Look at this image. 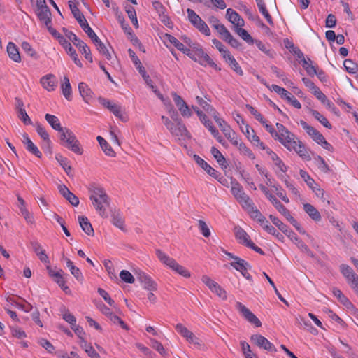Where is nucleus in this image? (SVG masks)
Listing matches in <instances>:
<instances>
[{
  "instance_id": "obj_1",
  "label": "nucleus",
  "mask_w": 358,
  "mask_h": 358,
  "mask_svg": "<svg viewBox=\"0 0 358 358\" xmlns=\"http://www.w3.org/2000/svg\"><path fill=\"white\" fill-rule=\"evenodd\" d=\"M69 6L73 15L76 19V20L78 21L83 31L93 41V43H94L97 48V50L101 55H103L107 59L110 60L112 57L108 50L107 49L104 43H103L102 41L99 39V38L97 36L95 32L92 30V29L90 27L85 16L80 11L77 6L71 1H69Z\"/></svg>"
},
{
  "instance_id": "obj_2",
  "label": "nucleus",
  "mask_w": 358,
  "mask_h": 358,
  "mask_svg": "<svg viewBox=\"0 0 358 358\" xmlns=\"http://www.w3.org/2000/svg\"><path fill=\"white\" fill-rule=\"evenodd\" d=\"M90 199L99 215L103 218L108 217L106 207L110 205V198L103 188L92 186L89 188Z\"/></svg>"
},
{
  "instance_id": "obj_3",
  "label": "nucleus",
  "mask_w": 358,
  "mask_h": 358,
  "mask_svg": "<svg viewBox=\"0 0 358 358\" xmlns=\"http://www.w3.org/2000/svg\"><path fill=\"white\" fill-rule=\"evenodd\" d=\"M278 140L287 150H294L301 158L310 160L311 157L306 150L305 145L301 141L298 140L296 136L292 132L289 131L288 134L284 136L277 137Z\"/></svg>"
},
{
  "instance_id": "obj_4",
  "label": "nucleus",
  "mask_w": 358,
  "mask_h": 358,
  "mask_svg": "<svg viewBox=\"0 0 358 358\" xmlns=\"http://www.w3.org/2000/svg\"><path fill=\"white\" fill-rule=\"evenodd\" d=\"M259 187L278 212L283 215L300 234H305L306 231L301 227L296 220L290 215L289 211L276 199V197L270 194L268 189L264 185L261 184Z\"/></svg>"
},
{
  "instance_id": "obj_5",
  "label": "nucleus",
  "mask_w": 358,
  "mask_h": 358,
  "mask_svg": "<svg viewBox=\"0 0 358 358\" xmlns=\"http://www.w3.org/2000/svg\"><path fill=\"white\" fill-rule=\"evenodd\" d=\"M156 255L160 262L184 278H189L191 276L190 272L184 266L180 265L173 258L170 257L161 250H156Z\"/></svg>"
},
{
  "instance_id": "obj_6",
  "label": "nucleus",
  "mask_w": 358,
  "mask_h": 358,
  "mask_svg": "<svg viewBox=\"0 0 358 358\" xmlns=\"http://www.w3.org/2000/svg\"><path fill=\"white\" fill-rule=\"evenodd\" d=\"M192 108L199 116L200 121L208 129L213 137L220 143H222L224 139L220 134L218 130L213 126L212 122L208 119L207 116L197 106H192Z\"/></svg>"
},
{
  "instance_id": "obj_7",
  "label": "nucleus",
  "mask_w": 358,
  "mask_h": 358,
  "mask_svg": "<svg viewBox=\"0 0 358 358\" xmlns=\"http://www.w3.org/2000/svg\"><path fill=\"white\" fill-rule=\"evenodd\" d=\"M66 37L74 44V45L78 48L82 54L85 55L86 59L90 62H93L90 49L85 42L78 38L73 32H68L66 34Z\"/></svg>"
},
{
  "instance_id": "obj_8",
  "label": "nucleus",
  "mask_w": 358,
  "mask_h": 358,
  "mask_svg": "<svg viewBox=\"0 0 358 358\" xmlns=\"http://www.w3.org/2000/svg\"><path fill=\"white\" fill-rule=\"evenodd\" d=\"M231 193L239 202V203L244 208L247 205L250 203L252 201L250 197L244 192L243 187L238 182H231Z\"/></svg>"
},
{
  "instance_id": "obj_9",
  "label": "nucleus",
  "mask_w": 358,
  "mask_h": 358,
  "mask_svg": "<svg viewBox=\"0 0 358 358\" xmlns=\"http://www.w3.org/2000/svg\"><path fill=\"white\" fill-rule=\"evenodd\" d=\"M201 281L203 284H205L209 289L216 294L220 298L223 300H226L227 298L226 291L216 282L213 280L209 276L207 275H203L201 277Z\"/></svg>"
},
{
  "instance_id": "obj_10",
  "label": "nucleus",
  "mask_w": 358,
  "mask_h": 358,
  "mask_svg": "<svg viewBox=\"0 0 358 358\" xmlns=\"http://www.w3.org/2000/svg\"><path fill=\"white\" fill-rule=\"evenodd\" d=\"M251 342L261 349H264L271 352H275L276 348L267 338L261 334H252L250 336Z\"/></svg>"
},
{
  "instance_id": "obj_11",
  "label": "nucleus",
  "mask_w": 358,
  "mask_h": 358,
  "mask_svg": "<svg viewBox=\"0 0 358 358\" xmlns=\"http://www.w3.org/2000/svg\"><path fill=\"white\" fill-rule=\"evenodd\" d=\"M236 308L248 322L254 324L257 327H259L262 326L261 321L256 317V315H255L247 307H245L241 302H236Z\"/></svg>"
},
{
  "instance_id": "obj_12",
  "label": "nucleus",
  "mask_w": 358,
  "mask_h": 358,
  "mask_svg": "<svg viewBox=\"0 0 358 358\" xmlns=\"http://www.w3.org/2000/svg\"><path fill=\"white\" fill-rule=\"evenodd\" d=\"M230 266L239 271L247 280L253 282L251 275L248 272V270L251 269V266L245 260L239 258L236 262H231Z\"/></svg>"
},
{
  "instance_id": "obj_13",
  "label": "nucleus",
  "mask_w": 358,
  "mask_h": 358,
  "mask_svg": "<svg viewBox=\"0 0 358 358\" xmlns=\"http://www.w3.org/2000/svg\"><path fill=\"white\" fill-rule=\"evenodd\" d=\"M134 274L136 275L138 280H139L140 282L143 285V287L145 289L150 290L151 292L157 290V285L151 278L150 276L141 270L135 271Z\"/></svg>"
},
{
  "instance_id": "obj_14",
  "label": "nucleus",
  "mask_w": 358,
  "mask_h": 358,
  "mask_svg": "<svg viewBox=\"0 0 358 358\" xmlns=\"http://www.w3.org/2000/svg\"><path fill=\"white\" fill-rule=\"evenodd\" d=\"M271 90L280 94L282 98L287 100L294 108L299 109L301 108L300 102L290 92L285 88L277 85H272Z\"/></svg>"
},
{
  "instance_id": "obj_15",
  "label": "nucleus",
  "mask_w": 358,
  "mask_h": 358,
  "mask_svg": "<svg viewBox=\"0 0 358 358\" xmlns=\"http://www.w3.org/2000/svg\"><path fill=\"white\" fill-rule=\"evenodd\" d=\"M171 96L181 115L183 117H191L192 113L183 99L175 92H171Z\"/></svg>"
},
{
  "instance_id": "obj_16",
  "label": "nucleus",
  "mask_w": 358,
  "mask_h": 358,
  "mask_svg": "<svg viewBox=\"0 0 358 358\" xmlns=\"http://www.w3.org/2000/svg\"><path fill=\"white\" fill-rule=\"evenodd\" d=\"M167 129L173 136L178 137V138H190L189 134L182 122H173Z\"/></svg>"
},
{
  "instance_id": "obj_17",
  "label": "nucleus",
  "mask_w": 358,
  "mask_h": 358,
  "mask_svg": "<svg viewBox=\"0 0 358 358\" xmlns=\"http://www.w3.org/2000/svg\"><path fill=\"white\" fill-rule=\"evenodd\" d=\"M176 329L181 336L185 337L188 342L194 345H201L199 339L194 334L193 332L190 331L182 324H177L176 325Z\"/></svg>"
},
{
  "instance_id": "obj_18",
  "label": "nucleus",
  "mask_w": 358,
  "mask_h": 358,
  "mask_svg": "<svg viewBox=\"0 0 358 358\" xmlns=\"http://www.w3.org/2000/svg\"><path fill=\"white\" fill-rule=\"evenodd\" d=\"M244 209L250 215V217L256 220L259 224L267 223V220L261 212L255 206L253 201L246 206Z\"/></svg>"
},
{
  "instance_id": "obj_19",
  "label": "nucleus",
  "mask_w": 358,
  "mask_h": 358,
  "mask_svg": "<svg viewBox=\"0 0 358 358\" xmlns=\"http://www.w3.org/2000/svg\"><path fill=\"white\" fill-rule=\"evenodd\" d=\"M62 145L77 155H81L83 153V149L75 134L70 136Z\"/></svg>"
},
{
  "instance_id": "obj_20",
  "label": "nucleus",
  "mask_w": 358,
  "mask_h": 358,
  "mask_svg": "<svg viewBox=\"0 0 358 358\" xmlns=\"http://www.w3.org/2000/svg\"><path fill=\"white\" fill-rule=\"evenodd\" d=\"M193 158L194 161L203 169L206 171L208 174H209L213 178L217 179L220 173L215 170L214 168L211 167L206 161H204L202 158H201L197 155H194Z\"/></svg>"
},
{
  "instance_id": "obj_21",
  "label": "nucleus",
  "mask_w": 358,
  "mask_h": 358,
  "mask_svg": "<svg viewBox=\"0 0 358 358\" xmlns=\"http://www.w3.org/2000/svg\"><path fill=\"white\" fill-rule=\"evenodd\" d=\"M128 53L133 63L136 66V69L138 70V72L143 77L145 82H148L150 80V76L147 74L145 68L142 66L141 62L138 57L136 55V53L131 50H128Z\"/></svg>"
},
{
  "instance_id": "obj_22",
  "label": "nucleus",
  "mask_w": 358,
  "mask_h": 358,
  "mask_svg": "<svg viewBox=\"0 0 358 358\" xmlns=\"http://www.w3.org/2000/svg\"><path fill=\"white\" fill-rule=\"evenodd\" d=\"M245 129L241 128L242 131L245 134L248 139L255 146H259L261 149H264V144L260 141L259 138L255 134L254 130L248 124H245Z\"/></svg>"
},
{
  "instance_id": "obj_23",
  "label": "nucleus",
  "mask_w": 358,
  "mask_h": 358,
  "mask_svg": "<svg viewBox=\"0 0 358 358\" xmlns=\"http://www.w3.org/2000/svg\"><path fill=\"white\" fill-rule=\"evenodd\" d=\"M60 44L65 49L66 52L69 55V56L72 58L74 63L79 67H82L83 64L80 60L78 57V55L76 50L72 47L70 42H69L66 38H62L60 40Z\"/></svg>"
},
{
  "instance_id": "obj_24",
  "label": "nucleus",
  "mask_w": 358,
  "mask_h": 358,
  "mask_svg": "<svg viewBox=\"0 0 358 358\" xmlns=\"http://www.w3.org/2000/svg\"><path fill=\"white\" fill-rule=\"evenodd\" d=\"M300 124L303 127V129L306 130L307 134L311 136L313 140L315 141L317 143H320V141L324 139V136L322 134H320L316 129L308 125L305 121L300 120Z\"/></svg>"
},
{
  "instance_id": "obj_25",
  "label": "nucleus",
  "mask_w": 358,
  "mask_h": 358,
  "mask_svg": "<svg viewBox=\"0 0 358 358\" xmlns=\"http://www.w3.org/2000/svg\"><path fill=\"white\" fill-rule=\"evenodd\" d=\"M22 143L26 145V149L31 154L38 158L42 157V153L37 146L31 141L28 135L24 133L22 134Z\"/></svg>"
},
{
  "instance_id": "obj_26",
  "label": "nucleus",
  "mask_w": 358,
  "mask_h": 358,
  "mask_svg": "<svg viewBox=\"0 0 358 358\" xmlns=\"http://www.w3.org/2000/svg\"><path fill=\"white\" fill-rule=\"evenodd\" d=\"M199 58V63L201 65L206 66L208 64L213 69L220 71L221 69L213 61L207 53H205L202 48H199V52L197 53Z\"/></svg>"
},
{
  "instance_id": "obj_27",
  "label": "nucleus",
  "mask_w": 358,
  "mask_h": 358,
  "mask_svg": "<svg viewBox=\"0 0 358 358\" xmlns=\"http://www.w3.org/2000/svg\"><path fill=\"white\" fill-rule=\"evenodd\" d=\"M226 17L227 20L234 24L236 27H243L244 25L243 19L239 14L231 8L227 10Z\"/></svg>"
},
{
  "instance_id": "obj_28",
  "label": "nucleus",
  "mask_w": 358,
  "mask_h": 358,
  "mask_svg": "<svg viewBox=\"0 0 358 358\" xmlns=\"http://www.w3.org/2000/svg\"><path fill=\"white\" fill-rule=\"evenodd\" d=\"M111 222L116 227L122 231H125L124 219L122 217L120 210L114 209L111 210Z\"/></svg>"
},
{
  "instance_id": "obj_29",
  "label": "nucleus",
  "mask_w": 358,
  "mask_h": 358,
  "mask_svg": "<svg viewBox=\"0 0 358 358\" xmlns=\"http://www.w3.org/2000/svg\"><path fill=\"white\" fill-rule=\"evenodd\" d=\"M235 236L239 243L248 247V244L252 241L250 240V236L247 232L240 227L234 228Z\"/></svg>"
},
{
  "instance_id": "obj_30",
  "label": "nucleus",
  "mask_w": 358,
  "mask_h": 358,
  "mask_svg": "<svg viewBox=\"0 0 358 358\" xmlns=\"http://www.w3.org/2000/svg\"><path fill=\"white\" fill-rule=\"evenodd\" d=\"M78 90L80 96L86 103H89L93 97V92L89 86L83 82L78 84Z\"/></svg>"
},
{
  "instance_id": "obj_31",
  "label": "nucleus",
  "mask_w": 358,
  "mask_h": 358,
  "mask_svg": "<svg viewBox=\"0 0 358 358\" xmlns=\"http://www.w3.org/2000/svg\"><path fill=\"white\" fill-rule=\"evenodd\" d=\"M36 15L39 20L44 23L45 26H48L51 23V12L48 6L43 7V8L37 10Z\"/></svg>"
},
{
  "instance_id": "obj_32",
  "label": "nucleus",
  "mask_w": 358,
  "mask_h": 358,
  "mask_svg": "<svg viewBox=\"0 0 358 358\" xmlns=\"http://www.w3.org/2000/svg\"><path fill=\"white\" fill-rule=\"evenodd\" d=\"M55 159L60 164V166L63 168L66 173L69 177H73V174L72 172V167L69 164V160L66 157H63L61 154H56Z\"/></svg>"
},
{
  "instance_id": "obj_33",
  "label": "nucleus",
  "mask_w": 358,
  "mask_h": 358,
  "mask_svg": "<svg viewBox=\"0 0 358 358\" xmlns=\"http://www.w3.org/2000/svg\"><path fill=\"white\" fill-rule=\"evenodd\" d=\"M78 219L83 231L88 236H93L94 231L88 218L85 216H79Z\"/></svg>"
},
{
  "instance_id": "obj_34",
  "label": "nucleus",
  "mask_w": 358,
  "mask_h": 358,
  "mask_svg": "<svg viewBox=\"0 0 358 358\" xmlns=\"http://www.w3.org/2000/svg\"><path fill=\"white\" fill-rule=\"evenodd\" d=\"M40 83L45 89L48 91H51L55 90L57 82L55 79L54 75L48 74L41 78Z\"/></svg>"
},
{
  "instance_id": "obj_35",
  "label": "nucleus",
  "mask_w": 358,
  "mask_h": 358,
  "mask_svg": "<svg viewBox=\"0 0 358 358\" xmlns=\"http://www.w3.org/2000/svg\"><path fill=\"white\" fill-rule=\"evenodd\" d=\"M7 52L9 57L15 62L19 63L21 62V57L18 48L13 42L8 43Z\"/></svg>"
},
{
  "instance_id": "obj_36",
  "label": "nucleus",
  "mask_w": 358,
  "mask_h": 358,
  "mask_svg": "<svg viewBox=\"0 0 358 358\" xmlns=\"http://www.w3.org/2000/svg\"><path fill=\"white\" fill-rule=\"evenodd\" d=\"M304 211L310 216V217L315 222L321 220V215L320 212L311 204H303Z\"/></svg>"
},
{
  "instance_id": "obj_37",
  "label": "nucleus",
  "mask_w": 358,
  "mask_h": 358,
  "mask_svg": "<svg viewBox=\"0 0 358 358\" xmlns=\"http://www.w3.org/2000/svg\"><path fill=\"white\" fill-rule=\"evenodd\" d=\"M210 153L213 155V156L216 159L218 164L222 167V169H226L229 166V164L225 157L215 147L211 148Z\"/></svg>"
},
{
  "instance_id": "obj_38",
  "label": "nucleus",
  "mask_w": 358,
  "mask_h": 358,
  "mask_svg": "<svg viewBox=\"0 0 358 358\" xmlns=\"http://www.w3.org/2000/svg\"><path fill=\"white\" fill-rule=\"evenodd\" d=\"M333 294L338 299L340 303H342L347 308L351 309L355 308L353 304L350 301V300L338 288L333 289Z\"/></svg>"
},
{
  "instance_id": "obj_39",
  "label": "nucleus",
  "mask_w": 358,
  "mask_h": 358,
  "mask_svg": "<svg viewBox=\"0 0 358 358\" xmlns=\"http://www.w3.org/2000/svg\"><path fill=\"white\" fill-rule=\"evenodd\" d=\"M232 144L238 148L241 154L247 156L252 159L255 158V155L252 153L250 149L248 148L244 143L239 142L238 138L234 140Z\"/></svg>"
},
{
  "instance_id": "obj_40",
  "label": "nucleus",
  "mask_w": 358,
  "mask_h": 358,
  "mask_svg": "<svg viewBox=\"0 0 358 358\" xmlns=\"http://www.w3.org/2000/svg\"><path fill=\"white\" fill-rule=\"evenodd\" d=\"M102 150L105 154L109 157H115V152L113 150L110 145L101 136H99L96 138Z\"/></svg>"
},
{
  "instance_id": "obj_41",
  "label": "nucleus",
  "mask_w": 358,
  "mask_h": 358,
  "mask_svg": "<svg viewBox=\"0 0 358 358\" xmlns=\"http://www.w3.org/2000/svg\"><path fill=\"white\" fill-rule=\"evenodd\" d=\"M257 5L258 6V8L259 10V12L264 15V17L266 18L267 22L270 25H273V21L271 15L268 13V10L266 9V4L264 3V0H256Z\"/></svg>"
},
{
  "instance_id": "obj_42",
  "label": "nucleus",
  "mask_w": 358,
  "mask_h": 358,
  "mask_svg": "<svg viewBox=\"0 0 358 358\" xmlns=\"http://www.w3.org/2000/svg\"><path fill=\"white\" fill-rule=\"evenodd\" d=\"M229 64L230 67L239 76L243 75V71L239 64L231 54H227V58H224Z\"/></svg>"
},
{
  "instance_id": "obj_43",
  "label": "nucleus",
  "mask_w": 358,
  "mask_h": 358,
  "mask_svg": "<svg viewBox=\"0 0 358 358\" xmlns=\"http://www.w3.org/2000/svg\"><path fill=\"white\" fill-rule=\"evenodd\" d=\"M63 271L59 269L57 271V273L53 274V280L64 290L66 293L69 291V288L68 286L65 285V280L62 275Z\"/></svg>"
},
{
  "instance_id": "obj_44",
  "label": "nucleus",
  "mask_w": 358,
  "mask_h": 358,
  "mask_svg": "<svg viewBox=\"0 0 358 358\" xmlns=\"http://www.w3.org/2000/svg\"><path fill=\"white\" fill-rule=\"evenodd\" d=\"M36 129L38 134L41 136V138L48 145V148L50 149V139L49 138V134L45 129V128L39 123L36 122L35 124Z\"/></svg>"
},
{
  "instance_id": "obj_45",
  "label": "nucleus",
  "mask_w": 358,
  "mask_h": 358,
  "mask_svg": "<svg viewBox=\"0 0 358 358\" xmlns=\"http://www.w3.org/2000/svg\"><path fill=\"white\" fill-rule=\"evenodd\" d=\"M45 120L50 124L52 128L57 131L62 130L63 127L61 126L59 120L57 117L47 113L45 115Z\"/></svg>"
},
{
  "instance_id": "obj_46",
  "label": "nucleus",
  "mask_w": 358,
  "mask_h": 358,
  "mask_svg": "<svg viewBox=\"0 0 358 358\" xmlns=\"http://www.w3.org/2000/svg\"><path fill=\"white\" fill-rule=\"evenodd\" d=\"M219 127L221 129L222 131L224 133V136L231 143H233L234 140L237 139V138L236 137V133L231 129L230 126L228 125L226 122L225 124L222 123V127Z\"/></svg>"
},
{
  "instance_id": "obj_47",
  "label": "nucleus",
  "mask_w": 358,
  "mask_h": 358,
  "mask_svg": "<svg viewBox=\"0 0 358 358\" xmlns=\"http://www.w3.org/2000/svg\"><path fill=\"white\" fill-rule=\"evenodd\" d=\"M62 91L64 96L67 100H71V87L69 79L66 76L64 77L63 83L62 84Z\"/></svg>"
},
{
  "instance_id": "obj_48",
  "label": "nucleus",
  "mask_w": 358,
  "mask_h": 358,
  "mask_svg": "<svg viewBox=\"0 0 358 358\" xmlns=\"http://www.w3.org/2000/svg\"><path fill=\"white\" fill-rule=\"evenodd\" d=\"M66 266L69 268L71 274L79 281L83 280V275L80 269L73 265L72 261L69 259L66 258Z\"/></svg>"
},
{
  "instance_id": "obj_49",
  "label": "nucleus",
  "mask_w": 358,
  "mask_h": 358,
  "mask_svg": "<svg viewBox=\"0 0 358 358\" xmlns=\"http://www.w3.org/2000/svg\"><path fill=\"white\" fill-rule=\"evenodd\" d=\"M340 271L342 275L346 278L347 281H350L354 275H357L350 266L345 264H342L340 266Z\"/></svg>"
},
{
  "instance_id": "obj_50",
  "label": "nucleus",
  "mask_w": 358,
  "mask_h": 358,
  "mask_svg": "<svg viewBox=\"0 0 358 358\" xmlns=\"http://www.w3.org/2000/svg\"><path fill=\"white\" fill-rule=\"evenodd\" d=\"M310 113L312 115L318 120L323 126L326 128L331 129V124L329 122L327 119L321 115L318 111L315 110H311Z\"/></svg>"
},
{
  "instance_id": "obj_51",
  "label": "nucleus",
  "mask_w": 358,
  "mask_h": 358,
  "mask_svg": "<svg viewBox=\"0 0 358 358\" xmlns=\"http://www.w3.org/2000/svg\"><path fill=\"white\" fill-rule=\"evenodd\" d=\"M125 10L128 15L129 18L131 20L132 24L136 28L138 27V20L136 17V13L134 8L131 6H127Z\"/></svg>"
},
{
  "instance_id": "obj_52",
  "label": "nucleus",
  "mask_w": 358,
  "mask_h": 358,
  "mask_svg": "<svg viewBox=\"0 0 358 358\" xmlns=\"http://www.w3.org/2000/svg\"><path fill=\"white\" fill-rule=\"evenodd\" d=\"M285 43L286 45V48L289 49V50L293 53L294 55H296L298 58L303 57V53L301 51V50L294 45V44L292 42H290L288 39L285 40Z\"/></svg>"
},
{
  "instance_id": "obj_53",
  "label": "nucleus",
  "mask_w": 358,
  "mask_h": 358,
  "mask_svg": "<svg viewBox=\"0 0 358 358\" xmlns=\"http://www.w3.org/2000/svg\"><path fill=\"white\" fill-rule=\"evenodd\" d=\"M343 66L349 73H355L358 71V64L351 59L344 60Z\"/></svg>"
},
{
  "instance_id": "obj_54",
  "label": "nucleus",
  "mask_w": 358,
  "mask_h": 358,
  "mask_svg": "<svg viewBox=\"0 0 358 358\" xmlns=\"http://www.w3.org/2000/svg\"><path fill=\"white\" fill-rule=\"evenodd\" d=\"M236 34L240 36L243 40H244L248 43L252 44L254 43V40L249 34V33L244 29L241 28L240 27H236Z\"/></svg>"
},
{
  "instance_id": "obj_55",
  "label": "nucleus",
  "mask_w": 358,
  "mask_h": 358,
  "mask_svg": "<svg viewBox=\"0 0 358 358\" xmlns=\"http://www.w3.org/2000/svg\"><path fill=\"white\" fill-rule=\"evenodd\" d=\"M164 38L169 41L180 51H182L185 48L184 45L181 42L169 34H165L164 35Z\"/></svg>"
},
{
  "instance_id": "obj_56",
  "label": "nucleus",
  "mask_w": 358,
  "mask_h": 358,
  "mask_svg": "<svg viewBox=\"0 0 358 358\" xmlns=\"http://www.w3.org/2000/svg\"><path fill=\"white\" fill-rule=\"evenodd\" d=\"M269 218L272 221L273 224H275L281 231L287 234L288 232V227L280 220L277 217L273 215H269Z\"/></svg>"
},
{
  "instance_id": "obj_57",
  "label": "nucleus",
  "mask_w": 358,
  "mask_h": 358,
  "mask_svg": "<svg viewBox=\"0 0 358 358\" xmlns=\"http://www.w3.org/2000/svg\"><path fill=\"white\" fill-rule=\"evenodd\" d=\"M299 174H300V176L303 179V180L306 182L307 185L310 188V189H314V187H315V185H317V184L315 182V180L309 176V174L301 169L300 171H299Z\"/></svg>"
},
{
  "instance_id": "obj_58",
  "label": "nucleus",
  "mask_w": 358,
  "mask_h": 358,
  "mask_svg": "<svg viewBox=\"0 0 358 358\" xmlns=\"http://www.w3.org/2000/svg\"><path fill=\"white\" fill-rule=\"evenodd\" d=\"M194 50H191L189 48H185L182 51L184 54L189 56L192 59L194 60L195 62L199 61L198 55L199 48H201L200 45L196 46L192 48Z\"/></svg>"
},
{
  "instance_id": "obj_59",
  "label": "nucleus",
  "mask_w": 358,
  "mask_h": 358,
  "mask_svg": "<svg viewBox=\"0 0 358 358\" xmlns=\"http://www.w3.org/2000/svg\"><path fill=\"white\" fill-rule=\"evenodd\" d=\"M187 13L189 20L194 27L201 22L202 19L193 10L187 8Z\"/></svg>"
},
{
  "instance_id": "obj_60",
  "label": "nucleus",
  "mask_w": 358,
  "mask_h": 358,
  "mask_svg": "<svg viewBox=\"0 0 358 358\" xmlns=\"http://www.w3.org/2000/svg\"><path fill=\"white\" fill-rule=\"evenodd\" d=\"M257 45V47L265 54H266L270 57L273 58L275 55V52L271 49H268L267 46L264 44L261 41L256 40L254 41Z\"/></svg>"
},
{
  "instance_id": "obj_61",
  "label": "nucleus",
  "mask_w": 358,
  "mask_h": 358,
  "mask_svg": "<svg viewBox=\"0 0 358 358\" xmlns=\"http://www.w3.org/2000/svg\"><path fill=\"white\" fill-rule=\"evenodd\" d=\"M313 191L315 193V195L320 198L323 202H327L328 205L330 204V201L329 200V196H325V192L323 189L320 188V185H315Z\"/></svg>"
},
{
  "instance_id": "obj_62",
  "label": "nucleus",
  "mask_w": 358,
  "mask_h": 358,
  "mask_svg": "<svg viewBox=\"0 0 358 358\" xmlns=\"http://www.w3.org/2000/svg\"><path fill=\"white\" fill-rule=\"evenodd\" d=\"M59 132L60 133L59 139L62 145L66 143V141L69 138L70 136L74 135L73 131L67 127H63L62 130H59Z\"/></svg>"
},
{
  "instance_id": "obj_63",
  "label": "nucleus",
  "mask_w": 358,
  "mask_h": 358,
  "mask_svg": "<svg viewBox=\"0 0 358 358\" xmlns=\"http://www.w3.org/2000/svg\"><path fill=\"white\" fill-rule=\"evenodd\" d=\"M246 108L250 112V113L262 124H265V120L262 117V114L257 111L253 106L251 105L247 104L245 106Z\"/></svg>"
},
{
  "instance_id": "obj_64",
  "label": "nucleus",
  "mask_w": 358,
  "mask_h": 358,
  "mask_svg": "<svg viewBox=\"0 0 358 358\" xmlns=\"http://www.w3.org/2000/svg\"><path fill=\"white\" fill-rule=\"evenodd\" d=\"M121 280L127 283H134L135 281L134 277L130 272L126 270H122L120 273Z\"/></svg>"
}]
</instances>
